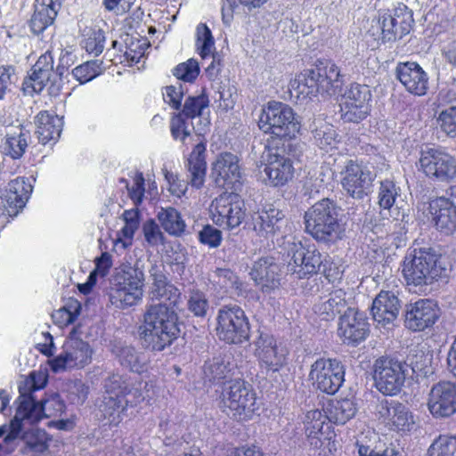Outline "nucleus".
Returning <instances> with one entry per match:
<instances>
[{
  "instance_id": "393cba45",
  "label": "nucleus",
  "mask_w": 456,
  "mask_h": 456,
  "mask_svg": "<svg viewBox=\"0 0 456 456\" xmlns=\"http://www.w3.org/2000/svg\"><path fill=\"white\" fill-rule=\"evenodd\" d=\"M254 354L262 368L267 370L278 371L285 362L286 350L279 346L275 338L261 333L253 344Z\"/></svg>"
},
{
  "instance_id": "6ab92c4d",
  "label": "nucleus",
  "mask_w": 456,
  "mask_h": 456,
  "mask_svg": "<svg viewBox=\"0 0 456 456\" xmlns=\"http://www.w3.org/2000/svg\"><path fill=\"white\" fill-rule=\"evenodd\" d=\"M412 23L411 11L406 5L401 4L395 9L393 14H384L379 20L380 39L386 43L402 38L410 32Z\"/></svg>"
},
{
  "instance_id": "e433bc0d",
  "label": "nucleus",
  "mask_w": 456,
  "mask_h": 456,
  "mask_svg": "<svg viewBox=\"0 0 456 456\" xmlns=\"http://www.w3.org/2000/svg\"><path fill=\"white\" fill-rule=\"evenodd\" d=\"M208 98L204 94L197 96H189L185 100L181 112L186 118H191V120L199 119L196 125L193 122L191 123L192 129L199 134L205 133L210 125L209 118L202 117L204 110L208 107Z\"/></svg>"
},
{
  "instance_id": "0eeeda50",
  "label": "nucleus",
  "mask_w": 456,
  "mask_h": 456,
  "mask_svg": "<svg viewBox=\"0 0 456 456\" xmlns=\"http://www.w3.org/2000/svg\"><path fill=\"white\" fill-rule=\"evenodd\" d=\"M437 256L430 248H414L407 253L402 272L408 285L422 287L431 284L443 273Z\"/></svg>"
},
{
  "instance_id": "f3484780",
  "label": "nucleus",
  "mask_w": 456,
  "mask_h": 456,
  "mask_svg": "<svg viewBox=\"0 0 456 456\" xmlns=\"http://www.w3.org/2000/svg\"><path fill=\"white\" fill-rule=\"evenodd\" d=\"M263 159L265 162L264 171L273 186H282L292 179L293 164L283 149L266 146Z\"/></svg>"
},
{
  "instance_id": "4c0bfd02",
  "label": "nucleus",
  "mask_w": 456,
  "mask_h": 456,
  "mask_svg": "<svg viewBox=\"0 0 456 456\" xmlns=\"http://www.w3.org/2000/svg\"><path fill=\"white\" fill-rule=\"evenodd\" d=\"M400 195V188L393 181L386 180L380 183L379 191V204L382 208L380 214L384 218L388 219V215L394 221L403 219L404 214L395 205L397 197Z\"/></svg>"
},
{
  "instance_id": "9b49d317",
  "label": "nucleus",
  "mask_w": 456,
  "mask_h": 456,
  "mask_svg": "<svg viewBox=\"0 0 456 456\" xmlns=\"http://www.w3.org/2000/svg\"><path fill=\"white\" fill-rule=\"evenodd\" d=\"M19 389L20 395L18 399L19 406L15 414L21 423L24 421L37 422L42 417H59L66 409L64 401L57 394L51 395L37 403L31 395H27L25 392L21 391L20 386Z\"/></svg>"
},
{
  "instance_id": "6e6552de",
  "label": "nucleus",
  "mask_w": 456,
  "mask_h": 456,
  "mask_svg": "<svg viewBox=\"0 0 456 456\" xmlns=\"http://www.w3.org/2000/svg\"><path fill=\"white\" fill-rule=\"evenodd\" d=\"M258 126L266 134L289 139L295 137L300 128L292 108L280 102H270L263 108Z\"/></svg>"
},
{
  "instance_id": "473e14b6",
  "label": "nucleus",
  "mask_w": 456,
  "mask_h": 456,
  "mask_svg": "<svg viewBox=\"0 0 456 456\" xmlns=\"http://www.w3.org/2000/svg\"><path fill=\"white\" fill-rule=\"evenodd\" d=\"M150 273L153 280L150 291L151 299L158 300L159 304H165L172 309H177L181 304L179 289L167 280L158 266H152Z\"/></svg>"
},
{
  "instance_id": "69168bd1",
  "label": "nucleus",
  "mask_w": 456,
  "mask_h": 456,
  "mask_svg": "<svg viewBox=\"0 0 456 456\" xmlns=\"http://www.w3.org/2000/svg\"><path fill=\"white\" fill-rule=\"evenodd\" d=\"M126 188L130 199L133 200L135 206L140 205L142 202L144 196V177L142 173H137L134 179L132 186H129L126 183Z\"/></svg>"
},
{
  "instance_id": "a878e982",
  "label": "nucleus",
  "mask_w": 456,
  "mask_h": 456,
  "mask_svg": "<svg viewBox=\"0 0 456 456\" xmlns=\"http://www.w3.org/2000/svg\"><path fill=\"white\" fill-rule=\"evenodd\" d=\"M379 419L391 429L408 431L414 424L412 413L403 403L395 400H382L376 407Z\"/></svg>"
},
{
  "instance_id": "dca6fc26",
  "label": "nucleus",
  "mask_w": 456,
  "mask_h": 456,
  "mask_svg": "<svg viewBox=\"0 0 456 456\" xmlns=\"http://www.w3.org/2000/svg\"><path fill=\"white\" fill-rule=\"evenodd\" d=\"M309 378L319 390L334 395L345 380V367L337 359L319 358L312 364Z\"/></svg>"
},
{
  "instance_id": "49530a36",
  "label": "nucleus",
  "mask_w": 456,
  "mask_h": 456,
  "mask_svg": "<svg viewBox=\"0 0 456 456\" xmlns=\"http://www.w3.org/2000/svg\"><path fill=\"white\" fill-rule=\"evenodd\" d=\"M157 217L162 228L171 235L180 236L185 231L186 224L180 213L174 208H162Z\"/></svg>"
},
{
  "instance_id": "37998d69",
  "label": "nucleus",
  "mask_w": 456,
  "mask_h": 456,
  "mask_svg": "<svg viewBox=\"0 0 456 456\" xmlns=\"http://www.w3.org/2000/svg\"><path fill=\"white\" fill-rule=\"evenodd\" d=\"M311 127L314 142L319 148L329 151L336 147L338 134L331 124L322 119H314Z\"/></svg>"
},
{
  "instance_id": "9d476101",
  "label": "nucleus",
  "mask_w": 456,
  "mask_h": 456,
  "mask_svg": "<svg viewBox=\"0 0 456 456\" xmlns=\"http://www.w3.org/2000/svg\"><path fill=\"white\" fill-rule=\"evenodd\" d=\"M419 170L430 180L449 183L456 181V156L443 148H427L420 153Z\"/></svg>"
},
{
  "instance_id": "864d4df0",
  "label": "nucleus",
  "mask_w": 456,
  "mask_h": 456,
  "mask_svg": "<svg viewBox=\"0 0 456 456\" xmlns=\"http://www.w3.org/2000/svg\"><path fill=\"white\" fill-rule=\"evenodd\" d=\"M197 48L202 59L212 57L215 49L211 30L205 24L197 27Z\"/></svg>"
},
{
  "instance_id": "ddd939ff",
  "label": "nucleus",
  "mask_w": 456,
  "mask_h": 456,
  "mask_svg": "<svg viewBox=\"0 0 456 456\" xmlns=\"http://www.w3.org/2000/svg\"><path fill=\"white\" fill-rule=\"evenodd\" d=\"M408 365L396 359L380 357L375 361L373 379L383 395H396L403 386Z\"/></svg>"
},
{
  "instance_id": "8fccbe9b",
  "label": "nucleus",
  "mask_w": 456,
  "mask_h": 456,
  "mask_svg": "<svg viewBox=\"0 0 456 456\" xmlns=\"http://www.w3.org/2000/svg\"><path fill=\"white\" fill-rule=\"evenodd\" d=\"M186 117L181 112L174 114L170 120V132L174 140L187 144L191 139V130L186 121Z\"/></svg>"
},
{
  "instance_id": "f257e3e1",
  "label": "nucleus",
  "mask_w": 456,
  "mask_h": 456,
  "mask_svg": "<svg viewBox=\"0 0 456 456\" xmlns=\"http://www.w3.org/2000/svg\"><path fill=\"white\" fill-rule=\"evenodd\" d=\"M344 85L339 67L330 60H318L314 68L300 73L289 84V91L297 98L317 94L334 95Z\"/></svg>"
},
{
  "instance_id": "052dcab7",
  "label": "nucleus",
  "mask_w": 456,
  "mask_h": 456,
  "mask_svg": "<svg viewBox=\"0 0 456 456\" xmlns=\"http://www.w3.org/2000/svg\"><path fill=\"white\" fill-rule=\"evenodd\" d=\"M213 280L221 288L229 289H238V277L236 274L226 268H216L213 273Z\"/></svg>"
},
{
  "instance_id": "4be33fe9",
  "label": "nucleus",
  "mask_w": 456,
  "mask_h": 456,
  "mask_svg": "<svg viewBox=\"0 0 456 456\" xmlns=\"http://www.w3.org/2000/svg\"><path fill=\"white\" fill-rule=\"evenodd\" d=\"M212 175L219 186L239 190L242 184V172L238 157L231 152L219 154L212 164Z\"/></svg>"
},
{
  "instance_id": "412c9836",
  "label": "nucleus",
  "mask_w": 456,
  "mask_h": 456,
  "mask_svg": "<svg viewBox=\"0 0 456 456\" xmlns=\"http://www.w3.org/2000/svg\"><path fill=\"white\" fill-rule=\"evenodd\" d=\"M369 323L364 314L353 307H348L339 318L338 334L343 342L357 346L369 335Z\"/></svg>"
},
{
  "instance_id": "bb28decb",
  "label": "nucleus",
  "mask_w": 456,
  "mask_h": 456,
  "mask_svg": "<svg viewBox=\"0 0 456 456\" xmlns=\"http://www.w3.org/2000/svg\"><path fill=\"white\" fill-rule=\"evenodd\" d=\"M305 432L307 441L314 450L321 449L332 438L333 432L326 412L319 410H310L304 417Z\"/></svg>"
},
{
  "instance_id": "423d86ee",
  "label": "nucleus",
  "mask_w": 456,
  "mask_h": 456,
  "mask_svg": "<svg viewBox=\"0 0 456 456\" xmlns=\"http://www.w3.org/2000/svg\"><path fill=\"white\" fill-rule=\"evenodd\" d=\"M84 334V327L81 325L73 328L69 332L61 353L48 361L53 372L83 369L92 362L94 349L83 339Z\"/></svg>"
},
{
  "instance_id": "c9c22d12",
  "label": "nucleus",
  "mask_w": 456,
  "mask_h": 456,
  "mask_svg": "<svg viewBox=\"0 0 456 456\" xmlns=\"http://www.w3.org/2000/svg\"><path fill=\"white\" fill-rule=\"evenodd\" d=\"M206 150L205 142H198L193 147L185 163L189 183L197 189L200 188L205 182L207 170Z\"/></svg>"
},
{
  "instance_id": "c85d7f7f",
  "label": "nucleus",
  "mask_w": 456,
  "mask_h": 456,
  "mask_svg": "<svg viewBox=\"0 0 456 456\" xmlns=\"http://www.w3.org/2000/svg\"><path fill=\"white\" fill-rule=\"evenodd\" d=\"M32 190V185L24 177L12 180L1 196L0 208H4L7 216L15 217L26 205Z\"/></svg>"
},
{
  "instance_id": "ea45409f",
  "label": "nucleus",
  "mask_w": 456,
  "mask_h": 456,
  "mask_svg": "<svg viewBox=\"0 0 456 456\" xmlns=\"http://www.w3.org/2000/svg\"><path fill=\"white\" fill-rule=\"evenodd\" d=\"M113 353L119 363L133 372L140 374L148 370L149 355L132 346H115Z\"/></svg>"
},
{
  "instance_id": "58836bf2",
  "label": "nucleus",
  "mask_w": 456,
  "mask_h": 456,
  "mask_svg": "<svg viewBox=\"0 0 456 456\" xmlns=\"http://www.w3.org/2000/svg\"><path fill=\"white\" fill-rule=\"evenodd\" d=\"M37 134L41 143L46 144L51 141H57L63 126L62 118L51 114L48 111L39 112L35 119Z\"/></svg>"
},
{
  "instance_id": "f8f14e48",
  "label": "nucleus",
  "mask_w": 456,
  "mask_h": 456,
  "mask_svg": "<svg viewBox=\"0 0 456 456\" xmlns=\"http://www.w3.org/2000/svg\"><path fill=\"white\" fill-rule=\"evenodd\" d=\"M210 212L216 224L232 230L239 227L246 217L245 202L238 193H223L212 201Z\"/></svg>"
},
{
  "instance_id": "6e6d98bb",
  "label": "nucleus",
  "mask_w": 456,
  "mask_h": 456,
  "mask_svg": "<svg viewBox=\"0 0 456 456\" xmlns=\"http://www.w3.org/2000/svg\"><path fill=\"white\" fill-rule=\"evenodd\" d=\"M81 305L77 301H71L65 306L55 311L52 317L59 326H66L72 323L80 313Z\"/></svg>"
},
{
  "instance_id": "13d9d810",
  "label": "nucleus",
  "mask_w": 456,
  "mask_h": 456,
  "mask_svg": "<svg viewBox=\"0 0 456 456\" xmlns=\"http://www.w3.org/2000/svg\"><path fill=\"white\" fill-rule=\"evenodd\" d=\"M437 125L451 138H456V106L449 107L439 113Z\"/></svg>"
},
{
  "instance_id": "7c9ffc66",
  "label": "nucleus",
  "mask_w": 456,
  "mask_h": 456,
  "mask_svg": "<svg viewBox=\"0 0 456 456\" xmlns=\"http://www.w3.org/2000/svg\"><path fill=\"white\" fill-rule=\"evenodd\" d=\"M280 266L273 257H262L251 268L250 276L256 286L265 294H270L280 287Z\"/></svg>"
},
{
  "instance_id": "cd10ccee",
  "label": "nucleus",
  "mask_w": 456,
  "mask_h": 456,
  "mask_svg": "<svg viewBox=\"0 0 456 456\" xmlns=\"http://www.w3.org/2000/svg\"><path fill=\"white\" fill-rule=\"evenodd\" d=\"M253 230L256 235L265 239L285 233L287 220L284 214L278 208L269 207L251 216Z\"/></svg>"
},
{
  "instance_id": "2f4dec72",
  "label": "nucleus",
  "mask_w": 456,
  "mask_h": 456,
  "mask_svg": "<svg viewBox=\"0 0 456 456\" xmlns=\"http://www.w3.org/2000/svg\"><path fill=\"white\" fill-rule=\"evenodd\" d=\"M397 79L411 94L423 96L428 89V76L417 62H399L395 69Z\"/></svg>"
},
{
  "instance_id": "b1692460",
  "label": "nucleus",
  "mask_w": 456,
  "mask_h": 456,
  "mask_svg": "<svg viewBox=\"0 0 456 456\" xmlns=\"http://www.w3.org/2000/svg\"><path fill=\"white\" fill-rule=\"evenodd\" d=\"M0 134L3 136L0 144L1 151L12 159H20L31 142L30 131L18 121L16 124L3 126Z\"/></svg>"
},
{
  "instance_id": "3c124183",
  "label": "nucleus",
  "mask_w": 456,
  "mask_h": 456,
  "mask_svg": "<svg viewBox=\"0 0 456 456\" xmlns=\"http://www.w3.org/2000/svg\"><path fill=\"white\" fill-rule=\"evenodd\" d=\"M428 456H456V437L440 436L428 448Z\"/></svg>"
},
{
  "instance_id": "a18cd8bd",
  "label": "nucleus",
  "mask_w": 456,
  "mask_h": 456,
  "mask_svg": "<svg viewBox=\"0 0 456 456\" xmlns=\"http://www.w3.org/2000/svg\"><path fill=\"white\" fill-rule=\"evenodd\" d=\"M357 406L354 400L345 398L330 403L329 408V421L344 425L354 417Z\"/></svg>"
},
{
  "instance_id": "338daca9",
  "label": "nucleus",
  "mask_w": 456,
  "mask_h": 456,
  "mask_svg": "<svg viewBox=\"0 0 456 456\" xmlns=\"http://www.w3.org/2000/svg\"><path fill=\"white\" fill-rule=\"evenodd\" d=\"M199 240L201 243L210 248H217L222 241V232L212 225H206L199 232Z\"/></svg>"
},
{
  "instance_id": "39448f33",
  "label": "nucleus",
  "mask_w": 456,
  "mask_h": 456,
  "mask_svg": "<svg viewBox=\"0 0 456 456\" xmlns=\"http://www.w3.org/2000/svg\"><path fill=\"white\" fill-rule=\"evenodd\" d=\"M220 407L238 421L251 419L258 410L256 393L245 380L230 379L224 382Z\"/></svg>"
},
{
  "instance_id": "1a4fd4ad",
  "label": "nucleus",
  "mask_w": 456,
  "mask_h": 456,
  "mask_svg": "<svg viewBox=\"0 0 456 456\" xmlns=\"http://www.w3.org/2000/svg\"><path fill=\"white\" fill-rule=\"evenodd\" d=\"M216 335L228 344H241L249 338V322L244 310L236 305H224L216 316Z\"/></svg>"
},
{
  "instance_id": "de8ad7c7",
  "label": "nucleus",
  "mask_w": 456,
  "mask_h": 456,
  "mask_svg": "<svg viewBox=\"0 0 456 456\" xmlns=\"http://www.w3.org/2000/svg\"><path fill=\"white\" fill-rule=\"evenodd\" d=\"M21 438L25 444L23 453H26L28 450L34 452H44L48 449L51 440L45 430L36 428L24 432Z\"/></svg>"
},
{
  "instance_id": "09e8293b",
  "label": "nucleus",
  "mask_w": 456,
  "mask_h": 456,
  "mask_svg": "<svg viewBox=\"0 0 456 456\" xmlns=\"http://www.w3.org/2000/svg\"><path fill=\"white\" fill-rule=\"evenodd\" d=\"M23 425L15 415L9 425L8 434L4 436L3 443H0V456L8 455L14 451L23 430Z\"/></svg>"
},
{
  "instance_id": "2eb2a0df",
  "label": "nucleus",
  "mask_w": 456,
  "mask_h": 456,
  "mask_svg": "<svg viewBox=\"0 0 456 456\" xmlns=\"http://www.w3.org/2000/svg\"><path fill=\"white\" fill-rule=\"evenodd\" d=\"M371 91L367 85L353 83L342 95L340 102L341 118L345 122L358 123L370 113Z\"/></svg>"
},
{
  "instance_id": "7ed1b4c3",
  "label": "nucleus",
  "mask_w": 456,
  "mask_h": 456,
  "mask_svg": "<svg viewBox=\"0 0 456 456\" xmlns=\"http://www.w3.org/2000/svg\"><path fill=\"white\" fill-rule=\"evenodd\" d=\"M144 272L141 262L123 263L114 275L109 290V300L118 309L126 310L142 301Z\"/></svg>"
},
{
  "instance_id": "f704fd0d",
  "label": "nucleus",
  "mask_w": 456,
  "mask_h": 456,
  "mask_svg": "<svg viewBox=\"0 0 456 456\" xmlns=\"http://www.w3.org/2000/svg\"><path fill=\"white\" fill-rule=\"evenodd\" d=\"M400 307L395 292L381 290L373 300L371 314L375 322L385 326L396 319Z\"/></svg>"
},
{
  "instance_id": "774afa93",
  "label": "nucleus",
  "mask_w": 456,
  "mask_h": 456,
  "mask_svg": "<svg viewBox=\"0 0 456 456\" xmlns=\"http://www.w3.org/2000/svg\"><path fill=\"white\" fill-rule=\"evenodd\" d=\"M183 92L182 86H168L163 91V99L166 103L175 110H179L182 103Z\"/></svg>"
},
{
  "instance_id": "20e7f679",
  "label": "nucleus",
  "mask_w": 456,
  "mask_h": 456,
  "mask_svg": "<svg viewBox=\"0 0 456 456\" xmlns=\"http://www.w3.org/2000/svg\"><path fill=\"white\" fill-rule=\"evenodd\" d=\"M338 216L334 203L329 199H323L305 211V232L319 242H335L342 238L343 233Z\"/></svg>"
},
{
  "instance_id": "e2e57ef3",
  "label": "nucleus",
  "mask_w": 456,
  "mask_h": 456,
  "mask_svg": "<svg viewBox=\"0 0 456 456\" xmlns=\"http://www.w3.org/2000/svg\"><path fill=\"white\" fill-rule=\"evenodd\" d=\"M55 19L48 13L44 12L35 7L34 13L30 19V28L34 34L42 33L46 28L51 26Z\"/></svg>"
},
{
  "instance_id": "bf43d9fd",
  "label": "nucleus",
  "mask_w": 456,
  "mask_h": 456,
  "mask_svg": "<svg viewBox=\"0 0 456 456\" xmlns=\"http://www.w3.org/2000/svg\"><path fill=\"white\" fill-rule=\"evenodd\" d=\"M173 73L179 80L192 82L200 73L199 63L197 61L190 59L185 62L178 64Z\"/></svg>"
},
{
  "instance_id": "4468645a",
  "label": "nucleus",
  "mask_w": 456,
  "mask_h": 456,
  "mask_svg": "<svg viewBox=\"0 0 456 456\" xmlns=\"http://www.w3.org/2000/svg\"><path fill=\"white\" fill-rule=\"evenodd\" d=\"M285 243L288 256L291 258L288 265L290 273L302 279L319 271L322 258L314 245L305 246L295 237L288 238Z\"/></svg>"
},
{
  "instance_id": "c756f323",
  "label": "nucleus",
  "mask_w": 456,
  "mask_h": 456,
  "mask_svg": "<svg viewBox=\"0 0 456 456\" xmlns=\"http://www.w3.org/2000/svg\"><path fill=\"white\" fill-rule=\"evenodd\" d=\"M439 316L437 305L429 299H419L407 305L405 325L414 331L424 330L435 324Z\"/></svg>"
},
{
  "instance_id": "4d7b16f0",
  "label": "nucleus",
  "mask_w": 456,
  "mask_h": 456,
  "mask_svg": "<svg viewBox=\"0 0 456 456\" xmlns=\"http://www.w3.org/2000/svg\"><path fill=\"white\" fill-rule=\"evenodd\" d=\"M148 46L145 40H132L129 44H126L121 62H125L128 66L139 63L141 59L143 58Z\"/></svg>"
},
{
  "instance_id": "72a5a7b5",
  "label": "nucleus",
  "mask_w": 456,
  "mask_h": 456,
  "mask_svg": "<svg viewBox=\"0 0 456 456\" xmlns=\"http://www.w3.org/2000/svg\"><path fill=\"white\" fill-rule=\"evenodd\" d=\"M430 212L436 229L445 234L456 232V200L439 197L430 202Z\"/></svg>"
},
{
  "instance_id": "5fc2aeb1",
  "label": "nucleus",
  "mask_w": 456,
  "mask_h": 456,
  "mask_svg": "<svg viewBox=\"0 0 456 456\" xmlns=\"http://www.w3.org/2000/svg\"><path fill=\"white\" fill-rule=\"evenodd\" d=\"M187 306L191 313L197 317H204L209 307L208 300L204 292L197 289L189 291Z\"/></svg>"
},
{
  "instance_id": "0e129e2a",
  "label": "nucleus",
  "mask_w": 456,
  "mask_h": 456,
  "mask_svg": "<svg viewBox=\"0 0 456 456\" xmlns=\"http://www.w3.org/2000/svg\"><path fill=\"white\" fill-rule=\"evenodd\" d=\"M105 37L104 33L101 30H93L88 37L85 40V49L89 53L95 56L102 53L104 49Z\"/></svg>"
},
{
  "instance_id": "603ef678",
  "label": "nucleus",
  "mask_w": 456,
  "mask_h": 456,
  "mask_svg": "<svg viewBox=\"0 0 456 456\" xmlns=\"http://www.w3.org/2000/svg\"><path fill=\"white\" fill-rule=\"evenodd\" d=\"M102 62L98 60L89 61L76 67L72 70V75L80 84H85L102 72Z\"/></svg>"
},
{
  "instance_id": "5701e85b",
  "label": "nucleus",
  "mask_w": 456,
  "mask_h": 456,
  "mask_svg": "<svg viewBox=\"0 0 456 456\" xmlns=\"http://www.w3.org/2000/svg\"><path fill=\"white\" fill-rule=\"evenodd\" d=\"M428 407L436 418H446L456 412V385L451 381L435 384L428 394Z\"/></svg>"
},
{
  "instance_id": "a211bd4d",
  "label": "nucleus",
  "mask_w": 456,
  "mask_h": 456,
  "mask_svg": "<svg viewBox=\"0 0 456 456\" xmlns=\"http://www.w3.org/2000/svg\"><path fill=\"white\" fill-rule=\"evenodd\" d=\"M340 175L343 189L354 199H362L374 179L373 174L365 166L353 159L345 163Z\"/></svg>"
},
{
  "instance_id": "a19ab883",
  "label": "nucleus",
  "mask_w": 456,
  "mask_h": 456,
  "mask_svg": "<svg viewBox=\"0 0 456 456\" xmlns=\"http://www.w3.org/2000/svg\"><path fill=\"white\" fill-rule=\"evenodd\" d=\"M346 295L343 289H337L328 295L321 297L319 302L314 305V312L324 320L333 319L346 307Z\"/></svg>"
},
{
  "instance_id": "aec40b11",
  "label": "nucleus",
  "mask_w": 456,
  "mask_h": 456,
  "mask_svg": "<svg viewBox=\"0 0 456 456\" xmlns=\"http://www.w3.org/2000/svg\"><path fill=\"white\" fill-rule=\"evenodd\" d=\"M55 76L53 71V58L50 54H43L39 57L36 64L31 69V73L23 82V91L26 94L33 95L35 93H40L49 83L48 88L50 94H57L60 86L52 82V77Z\"/></svg>"
},
{
  "instance_id": "680f3d73",
  "label": "nucleus",
  "mask_w": 456,
  "mask_h": 456,
  "mask_svg": "<svg viewBox=\"0 0 456 456\" xmlns=\"http://www.w3.org/2000/svg\"><path fill=\"white\" fill-rule=\"evenodd\" d=\"M105 395L123 396L127 390L126 381L119 374H112L104 381Z\"/></svg>"
},
{
  "instance_id": "c03bdc74",
  "label": "nucleus",
  "mask_w": 456,
  "mask_h": 456,
  "mask_svg": "<svg viewBox=\"0 0 456 456\" xmlns=\"http://www.w3.org/2000/svg\"><path fill=\"white\" fill-rule=\"evenodd\" d=\"M126 407L123 396L104 395L100 410L110 425L118 426L125 416Z\"/></svg>"
},
{
  "instance_id": "f03ea898",
  "label": "nucleus",
  "mask_w": 456,
  "mask_h": 456,
  "mask_svg": "<svg viewBox=\"0 0 456 456\" xmlns=\"http://www.w3.org/2000/svg\"><path fill=\"white\" fill-rule=\"evenodd\" d=\"M179 333L175 309L165 304L147 306L139 327V336L147 347L160 352L170 346Z\"/></svg>"
},
{
  "instance_id": "79ce46f5",
  "label": "nucleus",
  "mask_w": 456,
  "mask_h": 456,
  "mask_svg": "<svg viewBox=\"0 0 456 456\" xmlns=\"http://www.w3.org/2000/svg\"><path fill=\"white\" fill-rule=\"evenodd\" d=\"M234 363L228 354H219L205 362L203 372L204 376L210 382H224L232 375Z\"/></svg>"
}]
</instances>
